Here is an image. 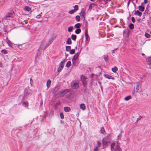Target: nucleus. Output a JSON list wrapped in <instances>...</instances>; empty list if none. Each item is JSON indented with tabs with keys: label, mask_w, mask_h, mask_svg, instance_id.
<instances>
[{
	"label": "nucleus",
	"mask_w": 151,
	"mask_h": 151,
	"mask_svg": "<svg viewBox=\"0 0 151 151\" xmlns=\"http://www.w3.org/2000/svg\"><path fill=\"white\" fill-rule=\"evenodd\" d=\"M42 103L41 102V103H40V104H41V105H42Z\"/></svg>",
	"instance_id": "obj_60"
},
{
	"label": "nucleus",
	"mask_w": 151,
	"mask_h": 151,
	"mask_svg": "<svg viewBox=\"0 0 151 151\" xmlns=\"http://www.w3.org/2000/svg\"><path fill=\"white\" fill-rule=\"evenodd\" d=\"M114 50H113V52H114Z\"/></svg>",
	"instance_id": "obj_63"
},
{
	"label": "nucleus",
	"mask_w": 151,
	"mask_h": 151,
	"mask_svg": "<svg viewBox=\"0 0 151 151\" xmlns=\"http://www.w3.org/2000/svg\"><path fill=\"white\" fill-rule=\"evenodd\" d=\"M49 45V44L47 43L46 44V46L44 47V50H45L47 47Z\"/></svg>",
	"instance_id": "obj_52"
},
{
	"label": "nucleus",
	"mask_w": 151,
	"mask_h": 151,
	"mask_svg": "<svg viewBox=\"0 0 151 151\" xmlns=\"http://www.w3.org/2000/svg\"><path fill=\"white\" fill-rule=\"evenodd\" d=\"M14 12L13 11H11L8 12L6 15V17H12L14 16Z\"/></svg>",
	"instance_id": "obj_4"
},
{
	"label": "nucleus",
	"mask_w": 151,
	"mask_h": 151,
	"mask_svg": "<svg viewBox=\"0 0 151 151\" xmlns=\"http://www.w3.org/2000/svg\"><path fill=\"white\" fill-rule=\"evenodd\" d=\"M73 26L70 27L68 29V31L69 32H71L73 30Z\"/></svg>",
	"instance_id": "obj_36"
},
{
	"label": "nucleus",
	"mask_w": 151,
	"mask_h": 151,
	"mask_svg": "<svg viewBox=\"0 0 151 151\" xmlns=\"http://www.w3.org/2000/svg\"><path fill=\"white\" fill-rule=\"evenodd\" d=\"M72 61L73 65L75 66H77L78 64V62L76 61V60H73L72 59Z\"/></svg>",
	"instance_id": "obj_14"
},
{
	"label": "nucleus",
	"mask_w": 151,
	"mask_h": 151,
	"mask_svg": "<svg viewBox=\"0 0 151 151\" xmlns=\"http://www.w3.org/2000/svg\"><path fill=\"white\" fill-rule=\"evenodd\" d=\"M130 0H129V1H128V3H127V6H129V3H130Z\"/></svg>",
	"instance_id": "obj_56"
},
{
	"label": "nucleus",
	"mask_w": 151,
	"mask_h": 151,
	"mask_svg": "<svg viewBox=\"0 0 151 151\" xmlns=\"http://www.w3.org/2000/svg\"><path fill=\"white\" fill-rule=\"evenodd\" d=\"M71 49V47L70 46H66V50L67 51H69Z\"/></svg>",
	"instance_id": "obj_32"
},
{
	"label": "nucleus",
	"mask_w": 151,
	"mask_h": 151,
	"mask_svg": "<svg viewBox=\"0 0 151 151\" xmlns=\"http://www.w3.org/2000/svg\"><path fill=\"white\" fill-rule=\"evenodd\" d=\"M104 76L105 78L108 79H111L112 80H114V77L107 74H104Z\"/></svg>",
	"instance_id": "obj_8"
},
{
	"label": "nucleus",
	"mask_w": 151,
	"mask_h": 151,
	"mask_svg": "<svg viewBox=\"0 0 151 151\" xmlns=\"http://www.w3.org/2000/svg\"><path fill=\"white\" fill-rule=\"evenodd\" d=\"M60 88L59 86H55L54 89V91L55 92L57 91Z\"/></svg>",
	"instance_id": "obj_33"
},
{
	"label": "nucleus",
	"mask_w": 151,
	"mask_h": 151,
	"mask_svg": "<svg viewBox=\"0 0 151 151\" xmlns=\"http://www.w3.org/2000/svg\"><path fill=\"white\" fill-rule=\"evenodd\" d=\"M22 104L23 105L25 106V107H27L28 106V103L27 101L24 102L22 103Z\"/></svg>",
	"instance_id": "obj_30"
},
{
	"label": "nucleus",
	"mask_w": 151,
	"mask_h": 151,
	"mask_svg": "<svg viewBox=\"0 0 151 151\" xmlns=\"http://www.w3.org/2000/svg\"><path fill=\"white\" fill-rule=\"evenodd\" d=\"M134 14L135 15H137L139 17H140L142 14V13L139 11L137 10L135 12Z\"/></svg>",
	"instance_id": "obj_13"
},
{
	"label": "nucleus",
	"mask_w": 151,
	"mask_h": 151,
	"mask_svg": "<svg viewBox=\"0 0 151 151\" xmlns=\"http://www.w3.org/2000/svg\"><path fill=\"white\" fill-rule=\"evenodd\" d=\"M53 41V39H50L49 40L48 44H49V45L51 44Z\"/></svg>",
	"instance_id": "obj_48"
},
{
	"label": "nucleus",
	"mask_w": 151,
	"mask_h": 151,
	"mask_svg": "<svg viewBox=\"0 0 151 151\" xmlns=\"http://www.w3.org/2000/svg\"><path fill=\"white\" fill-rule=\"evenodd\" d=\"M51 83V81L50 80H48L47 82V87H49L50 85V83Z\"/></svg>",
	"instance_id": "obj_22"
},
{
	"label": "nucleus",
	"mask_w": 151,
	"mask_h": 151,
	"mask_svg": "<svg viewBox=\"0 0 151 151\" xmlns=\"http://www.w3.org/2000/svg\"><path fill=\"white\" fill-rule=\"evenodd\" d=\"M26 22L25 21H24V22H25V24H26V22Z\"/></svg>",
	"instance_id": "obj_62"
},
{
	"label": "nucleus",
	"mask_w": 151,
	"mask_h": 151,
	"mask_svg": "<svg viewBox=\"0 0 151 151\" xmlns=\"http://www.w3.org/2000/svg\"><path fill=\"white\" fill-rule=\"evenodd\" d=\"M145 36L147 38H149L150 37V35L148 33H145Z\"/></svg>",
	"instance_id": "obj_42"
},
{
	"label": "nucleus",
	"mask_w": 151,
	"mask_h": 151,
	"mask_svg": "<svg viewBox=\"0 0 151 151\" xmlns=\"http://www.w3.org/2000/svg\"><path fill=\"white\" fill-rule=\"evenodd\" d=\"M8 44L9 46L11 47H12L13 45L11 42H9V43H8Z\"/></svg>",
	"instance_id": "obj_53"
},
{
	"label": "nucleus",
	"mask_w": 151,
	"mask_h": 151,
	"mask_svg": "<svg viewBox=\"0 0 151 151\" xmlns=\"http://www.w3.org/2000/svg\"><path fill=\"white\" fill-rule=\"evenodd\" d=\"M71 62L70 61H68L67 62L66 66L67 68H69L71 66Z\"/></svg>",
	"instance_id": "obj_27"
},
{
	"label": "nucleus",
	"mask_w": 151,
	"mask_h": 151,
	"mask_svg": "<svg viewBox=\"0 0 151 151\" xmlns=\"http://www.w3.org/2000/svg\"><path fill=\"white\" fill-rule=\"evenodd\" d=\"M139 10L141 12L145 10V7L142 6H138Z\"/></svg>",
	"instance_id": "obj_16"
},
{
	"label": "nucleus",
	"mask_w": 151,
	"mask_h": 151,
	"mask_svg": "<svg viewBox=\"0 0 151 151\" xmlns=\"http://www.w3.org/2000/svg\"><path fill=\"white\" fill-rule=\"evenodd\" d=\"M98 1H103V0H98Z\"/></svg>",
	"instance_id": "obj_59"
},
{
	"label": "nucleus",
	"mask_w": 151,
	"mask_h": 151,
	"mask_svg": "<svg viewBox=\"0 0 151 151\" xmlns=\"http://www.w3.org/2000/svg\"><path fill=\"white\" fill-rule=\"evenodd\" d=\"M115 145V143H112L111 145V151H113V149H114V146Z\"/></svg>",
	"instance_id": "obj_29"
},
{
	"label": "nucleus",
	"mask_w": 151,
	"mask_h": 151,
	"mask_svg": "<svg viewBox=\"0 0 151 151\" xmlns=\"http://www.w3.org/2000/svg\"><path fill=\"white\" fill-rule=\"evenodd\" d=\"M63 68L62 67L59 66L57 70L58 72L59 73L60 72Z\"/></svg>",
	"instance_id": "obj_41"
},
{
	"label": "nucleus",
	"mask_w": 151,
	"mask_h": 151,
	"mask_svg": "<svg viewBox=\"0 0 151 151\" xmlns=\"http://www.w3.org/2000/svg\"><path fill=\"white\" fill-rule=\"evenodd\" d=\"M76 19L78 22L80 21V16L78 15L76 16Z\"/></svg>",
	"instance_id": "obj_35"
},
{
	"label": "nucleus",
	"mask_w": 151,
	"mask_h": 151,
	"mask_svg": "<svg viewBox=\"0 0 151 151\" xmlns=\"http://www.w3.org/2000/svg\"><path fill=\"white\" fill-rule=\"evenodd\" d=\"M119 150V151H120V150H121V148H120V147H119V146L118 145H117L116 147V149L115 150H114V151H116V150Z\"/></svg>",
	"instance_id": "obj_43"
},
{
	"label": "nucleus",
	"mask_w": 151,
	"mask_h": 151,
	"mask_svg": "<svg viewBox=\"0 0 151 151\" xmlns=\"http://www.w3.org/2000/svg\"><path fill=\"white\" fill-rule=\"evenodd\" d=\"M63 109L65 112H69L71 110L70 108L68 107H65Z\"/></svg>",
	"instance_id": "obj_11"
},
{
	"label": "nucleus",
	"mask_w": 151,
	"mask_h": 151,
	"mask_svg": "<svg viewBox=\"0 0 151 151\" xmlns=\"http://www.w3.org/2000/svg\"><path fill=\"white\" fill-rule=\"evenodd\" d=\"M84 12L82 11L80 13V14L81 16L84 17Z\"/></svg>",
	"instance_id": "obj_45"
},
{
	"label": "nucleus",
	"mask_w": 151,
	"mask_h": 151,
	"mask_svg": "<svg viewBox=\"0 0 151 151\" xmlns=\"http://www.w3.org/2000/svg\"><path fill=\"white\" fill-rule=\"evenodd\" d=\"M42 14V13L41 12L40 14H39L37 15L36 16V18H39L41 16V14Z\"/></svg>",
	"instance_id": "obj_51"
},
{
	"label": "nucleus",
	"mask_w": 151,
	"mask_h": 151,
	"mask_svg": "<svg viewBox=\"0 0 151 151\" xmlns=\"http://www.w3.org/2000/svg\"><path fill=\"white\" fill-rule=\"evenodd\" d=\"M81 79L83 84L84 86H85L86 85L87 83V82L86 80L87 78H85L84 76H81Z\"/></svg>",
	"instance_id": "obj_5"
},
{
	"label": "nucleus",
	"mask_w": 151,
	"mask_h": 151,
	"mask_svg": "<svg viewBox=\"0 0 151 151\" xmlns=\"http://www.w3.org/2000/svg\"><path fill=\"white\" fill-rule=\"evenodd\" d=\"M99 147H97L96 146L95 148L94 149H93V151H98L99 149Z\"/></svg>",
	"instance_id": "obj_50"
},
{
	"label": "nucleus",
	"mask_w": 151,
	"mask_h": 151,
	"mask_svg": "<svg viewBox=\"0 0 151 151\" xmlns=\"http://www.w3.org/2000/svg\"><path fill=\"white\" fill-rule=\"evenodd\" d=\"M86 25L88 26V22L87 21H86Z\"/></svg>",
	"instance_id": "obj_57"
},
{
	"label": "nucleus",
	"mask_w": 151,
	"mask_h": 151,
	"mask_svg": "<svg viewBox=\"0 0 151 151\" xmlns=\"http://www.w3.org/2000/svg\"><path fill=\"white\" fill-rule=\"evenodd\" d=\"M81 30L80 29H77L75 31V33L77 34H78L81 33Z\"/></svg>",
	"instance_id": "obj_20"
},
{
	"label": "nucleus",
	"mask_w": 151,
	"mask_h": 151,
	"mask_svg": "<svg viewBox=\"0 0 151 151\" xmlns=\"http://www.w3.org/2000/svg\"><path fill=\"white\" fill-rule=\"evenodd\" d=\"M85 36L86 37V40L87 41L88 40V39L89 38V37L88 35V30L87 29H85Z\"/></svg>",
	"instance_id": "obj_9"
},
{
	"label": "nucleus",
	"mask_w": 151,
	"mask_h": 151,
	"mask_svg": "<svg viewBox=\"0 0 151 151\" xmlns=\"http://www.w3.org/2000/svg\"><path fill=\"white\" fill-rule=\"evenodd\" d=\"M81 26V24L79 23L76 24L74 26L77 29H80L79 28Z\"/></svg>",
	"instance_id": "obj_19"
},
{
	"label": "nucleus",
	"mask_w": 151,
	"mask_h": 151,
	"mask_svg": "<svg viewBox=\"0 0 151 151\" xmlns=\"http://www.w3.org/2000/svg\"><path fill=\"white\" fill-rule=\"evenodd\" d=\"M24 91L25 93H27L28 94H30L31 93V91L29 88H25L24 89Z\"/></svg>",
	"instance_id": "obj_7"
},
{
	"label": "nucleus",
	"mask_w": 151,
	"mask_h": 151,
	"mask_svg": "<svg viewBox=\"0 0 151 151\" xmlns=\"http://www.w3.org/2000/svg\"><path fill=\"white\" fill-rule=\"evenodd\" d=\"M100 131L103 134H104L105 133V131L104 127L101 128Z\"/></svg>",
	"instance_id": "obj_23"
},
{
	"label": "nucleus",
	"mask_w": 151,
	"mask_h": 151,
	"mask_svg": "<svg viewBox=\"0 0 151 151\" xmlns=\"http://www.w3.org/2000/svg\"><path fill=\"white\" fill-rule=\"evenodd\" d=\"M97 144L98 145L96 147H98L99 148L101 145V143L100 142H99V141H98Z\"/></svg>",
	"instance_id": "obj_47"
},
{
	"label": "nucleus",
	"mask_w": 151,
	"mask_h": 151,
	"mask_svg": "<svg viewBox=\"0 0 151 151\" xmlns=\"http://www.w3.org/2000/svg\"><path fill=\"white\" fill-rule=\"evenodd\" d=\"M117 70V68L116 66L112 68V70L114 73H115Z\"/></svg>",
	"instance_id": "obj_26"
},
{
	"label": "nucleus",
	"mask_w": 151,
	"mask_h": 151,
	"mask_svg": "<svg viewBox=\"0 0 151 151\" xmlns=\"http://www.w3.org/2000/svg\"><path fill=\"white\" fill-rule=\"evenodd\" d=\"M147 0H144V2L145 3V4H146L147 3Z\"/></svg>",
	"instance_id": "obj_55"
},
{
	"label": "nucleus",
	"mask_w": 151,
	"mask_h": 151,
	"mask_svg": "<svg viewBox=\"0 0 151 151\" xmlns=\"http://www.w3.org/2000/svg\"><path fill=\"white\" fill-rule=\"evenodd\" d=\"M60 117L61 119H63L64 118V115L63 113H60Z\"/></svg>",
	"instance_id": "obj_46"
},
{
	"label": "nucleus",
	"mask_w": 151,
	"mask_h": 151,
	"mask_svg": "<svg viewBox=\"0 0 151 151\" xmlns=\"http://www.w3.org/2000/svg\"><path fill=\"white\" fill-rule=\"evenodd\" d=\"M131 98V96H126L124 98V100L125 101H128Z\"/></svg>",
	"instance_id": "obj_28"
},
{
	"label": "nucleus",
	"mask_w": 151,
	"mask_h": 151,
	"mask_svg": "<svg viewBox=\"0 0 151 151\" xmlns=\"http://www.w3.org/2000/svg\"><path fill=\"white\" fill-rule=\"evenodd\" d=\"M71 86L73 88H77L79 87L78 81L77 80H74L71 83Z\"/></svg>",
	"instance_id": "obj_1"
},
{
	"label": "nucleus",
	"mask_w": 151,
	"mask_h": 151,
	"mask_svg": "<svg viewBox=\"0 0 151 151\" xmlns=\"http://www.w3.org/2000/svg\"><path fill=\"white\" fill-rule=\"evenodd\" d=\"M141 84H139V83H137V86H136V92H140L141 91Z\"/></svg>",
	"instance_id": "obj_6"
},
{
	"label": "nucleus",
	"mask_w": 151,
	"mask_h": 151,
	"mask_svg": "<svg viewBox=\"0 0 151 151\" xmlns=\"http://www.w3.org/2000/svg\"><path fill=\"white\" fill-rule=\"evenodd\" d=\"M110 139L107 137L104 138L102 141L104 146H106L108 144L110 143Z\"/></svg>",
	"instance_id": "obj_3"
},
{
	"label": "nucleus",
	"mask_w": 151,
	"mask_h": 151,
	"mask_svg": "<svg viewBox=\"0 0 151 151\" xmlns=\"http://www.w3.org/2000/svg\"><path fill=\"white\" fill-rule=\"evenodd\" d=\"M74 10L76 11L78 10V5H76L74 6Z\"/></svg>",
	"instance_id": "obj_38"
},
{
	"label": "nucleus",
	"mask_w": 151,
	"mask_h": 151,
	"mask_svg": "<svg viewBox=\"0 0 151 151\" xmlns=\"http://www.w3.org/2000/svg\"><path fill=\"white\" fill-rule=\"evenodd\" d=\"M104 59L106 61H107L108 60V55H107V56L104 55Z\"/></svg>",
	"instance_id": "obj_44"
},
{
	"label": "nucleus",
	"mask_w": 151,
	"mask_h": 151,
	"mask_svg": "<svg viewBox=\"0 0 151 151\" xmlns=\"http://www.w3.org/2000/svg\"><path fill=\"white\" fill-rule=\"evenodd\" d=\"M31 80H32V79H30V81H31Z\"/></svg>",
	"instance_id": "obj_64"
},
{
	"label": "nucleus",
	"mask_w": 151,
	"mask_h": 151,
	"mask_svg": "<svg viewBox=\"0 0 151 151\" xmlns=\"http://www.w3.org/2000/svg\"><path fill=\"white\" fill-rule=\"evenodd\" d=\"M142 118V116H139V117L137 119V121L138 120H140Z\"/></svg>",
	"instance_id": "obj_54"
},
{
	"label": "nucleus",
	"mask_w": 151,
	"mask_h": 151,
	"mask_svg": "<svg viewBox=\"0 0 151 151\" xmlns=\"http://www.w3.org/2000/svg\"><path fill=\"white\" fill-rule=\"evenodd\" d=\"M75 52V50L74 49H72L71 50L70 52V54H74Z\"/></svg>",
	"instance_id": "obj_34"
},
{
	"label": "nucleus",
	"mask_w": 151,
	"mask_h": 151,
	"mask_svg": "<svg viewBox=\"0 0 151 151\" xmlns=\"http://www.w3.org/2000/svg\"><path fill=\"white\" fill-rule=\"evenodd\" d=\"M146 60L148 64L150 65L151 64V56L146 59Z\"/></svg>",
	"instance_id": "obj_10"
},
{
	"label": "nucleus",
	"mask_w": 151,
	"mask_h": 151,
	"mask_svg": "<svg viewBox=\"0 0 151 151\" xmlns=\"http://www.w3.org/2000/svg\"><path fill=\"white\" fill-rule=\"evenodd\" d=\"M80 106V108L83 110H85L86 109V106L85 104H81Z\"/></svg>",
	"instance_id": "obj_15"
},
{
	"label": "nucleus",
	"mask_w": 151,
	"mask_h": 151,
	"mask_svg": "<svg viewBox=\"0 0 151 151\" xmlns=\"http://www.w3.org/2000/svg\"><path fill=\"white\" fill-rule=\"evenodd\" d=\"M1 52L4 54H6L7 52V50L5 49L2 50L1 51Z\"/></svg>",
	"instance_id": "obj_39"
},
{
	"label": "nucleus",
	"mask_w": 151,
	"mask_h": 151,
	"mask_svg": "<svg viewBox=\"0 0 151 151\" xmlns=\"http://www.w3.org/2000/svg\"><path fill=\"white\" fill-rule=\"evenodd\" d=\"M92 5H93L94 6L96 5V4L95 3L91 4L89 6V9H92Z\"/></svg>",
	"instance_id": "obj_40"
},
{
	"label": "nucleus",
	"mask_w": 151,
	"mask_h": 151,
	"mask_svg": "<svg viewBox=\"0 0 151 151\" xmlns=\"http://www.w3.org/2000/svg\"><path fill=\"white\" fill-rule=\"evenodd\" d=\"M77 36L76 35H71V38L72 40L75 41L76 39Z\"/></svg>",
	"instance_id": "obj_21"
},
{
	"label": "nucleus",
	"mask_w": 151,
	"mask_h": 151,
	"mask_svg": "<svg viewBox=\"0 0 151 151\" xmlns=\"http://www.w3.org/2000/svg\"><path fill=\"white\" fill-rule=\"evenodd\" d=\"M131 19H132V22L133 23H134L135 21V20L134 18V17H132L131 18Z\"/></svg>",
	"instance_id": "obj_49"
},
{
	"label": "nucleus",
	"mask_w": 151,
	"mask_h": 151,
	"mask_svg": "<svg viewBox=\"0 0 151 151\" xmlns=\"http://www.w3.org/2000/svg\"><path fill=\"white\" fill-rule=\"evenodd\" d=\"M129 28L131 29H132L134 28V25L133 24H130L129 25Z\"/></svg>",
	"instance_id": "obj_25"
},
{
	"label": "nucleus",
	"mask_w": 151,
	"mask_h": 151,
	"mask_svg": "<svg viewBox=\"0 0 151 151\" xmlns=\"http://www.w3.org/2000/svg\"><path fill=\"white\" fill-rule=\"evenodd\" d=\"M128 32L129 31L128 29H125L123 31V35H127Z\"/></svg>",
	"instance_id": "obj_31"
},
{
	"label": "nucleus",
	"mask_w": 151,
	"mask_h": 151,
	"mask_svg": "<svg viewBox=\"0 0 151 151\" xmlns=\"http://www.w3.org/2000/svg\"><path fill=\"white\" fill-rule=\"evenodd\" d=\"M65 59H64L62 61L60 64V67H62L63 68L64 66V65L65 63Z\"/></svg>",
	"instance_id": "obj_17"
},
{
	"label": "nucleus",
	"mask_w": 151,
	"mask_h": 151,
	"mask_svg": "<svg viewBox=\"0 0 151 151\" xmlns=\"http://www.w3.org/2000/svg\"><path fill=\"white\" fill-rule=\"evenodd\" d=\"M40 48L38 49V51H40Z\"/></svg>",
	"instance_id": "obj_58"
},
{
	"label": "nucleus",
	"mask_w": 151,
	"mask_h": 151,
	"mask_svg": "<svg viewBox=\"0 0 151 151\" xmlns=\"http://www.w3.org/2000/svg\"><path fill=\"white\" fill-rule=\"evenodd\" d=\"M76 11L74 9H72L69 11L68 13L70 14H73Z\"/></svg>",
	"instance_id": "obj_37"
},
{
	"label": "nucleus",
	"mask_w": 151,
	"mask_h": 151,
	"mask_svg": "<svg viewBox=\"0 0 151 151\" xmlns=\"http://www.w3.org/2000/svg\"><path fill=\"white\" fill-rule=\"evenodd\" d=\"M66 44L68 45H71L72 43L71 40L70 38H69L68 40L67 41H66Z\"/></svg>",
	"instance_id": "obj_18"
},
{
	"label": "nucleus",
	"mask_w": 151,
	"mask_h": 151,
	"mask_svg": "<svg viewBox=\"0 0 151 151\" xmlns=\"http://www.w3.org/2000/svg\"><path fill=\"white\" fill-rule=\"evenodd\" d=\"M68 91L69 89H65L60 92L57 94L58 97H62L64 95L65 93L67 92Z\"/></svg>",
	"instance_id": "obj_2"
},
{
	"label": "nucleus",
	"mask_w": 151,
	"mask_h": 151,
	"mask_svg": "<svg viewBox=\"0 0 151 151\" xmlns=\"http://www.w3.org/2000/svg\"><path fill=\"white\" fill-rule=\"evenodd\" d=\"M79 56L78 52L76 53L73 56L72 59L73 60H76L78 58Z\"/></svg>",
	"instance_id": "obj_12"
},
{
	"label": "nucleus",
	"mask_w": 151,
	"mask_h": 151,
	"mask_svg": "<svg viewBox=\"0 0 151 151\" xmlns=\"http://www.w3.org/2000/svg\"><path fill=\"white\" fill-rule=\"evenodd\" d=\"M75 48H76V49H77V46H76V47H75Z\"/></svg>",
	"instance_id": "obj_61"
},
{
	"label": "nucleus",
	"mask_w": 151,
	"mask_h": 151,
	"mask_svg": "<svg viewBox=\"0 0 151 151\" xmlns=\"http://www.w3.org/2000/svg\"><path fill=\"white\" fill-rule=\"evenodd\" d=\"M24 9L25 10L29 11L31 10V8L29 6H25L24 8Z\"/></svg>",
	"instance_id": "obj_24"
}]
</instances>
